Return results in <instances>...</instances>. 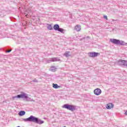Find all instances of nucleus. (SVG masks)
<instances>
[{"label":"nucleus","instance_id":"obj_1","mask_svg":"<svg viewBox=\"0 0 127 127\" xmlns=\"http://www.w3.org/2000/svg\"><path fill=\"white\" fill-rule=\"evenodd\" d=\"M23 121H24V122L35 123L36 124H38V125H42V124L44 123V121H41V120L38 119V118H36L32 115L28 118L23 119Z\"/></svg>","mask_w":127,"mask_h":127},{"label":"nucleus","instance_id":"obj_2","mask_svg":"<svg viewBox=\"0 0 127 127\" xmlns=\"http://www.w3.org/2000/svg\"><path fill=\"white\" fill-rule=\"evenodd\" d=\"M13 100H15V99H25L27 101H31L32 99L28 97V94L21 92V94H18L16 96H13L12 97Z\"/></svg>","mask_w":127,"mask_h":127},{"label":"nucleus","instance_id":"obj_3","mask_svg":"<svg viewBox=\"0 0 127 127\" xmlns=\"http://www.w3.org/2000/svg\"><path fill=\"white\" fill-rule=\"evenodd\" d=\"M110 42H112V43H113V44H116V45H122L123 46L125 45H127V43L117 39H110Z\"/></svg>","mask_w":127,"mask_h":127},{"label":"nucleus","instance_id":"obj_4","mask_svg":"<svg viewBox=\"0 0 127 127\" xmlns=\"http://www.w3.org/2000/svg\"><path fill=\"white\" fill-rule=\"evenodd\" d=\"M63 108L64 109H66L67 110H69V111H71L73 112L76 110V107L74 105H69L68 104H64L63 106Z\"/></svg>","mask_w":127,"mask_h":127},{"label":"nucleus","instance_id":"obj_5","mask_svg":"<svg viewBox=\"0 0 127 127\" xmlns=\"http://www.w3.org/2000/svg\"><path fill=\"white\" fill-rule=\"evenodd\" d=\"M118 62L119 65H122V66H124V67H126V68H127V61L125 60H120Z\"/></svg>","mask_w":127,"mask_h":127},{"label":"nucleus","instance_id":"obj_6","mask_svg":"<svg viewBox=\"0 0 127 127\" xmlns=\"http://www.w3.org/2000/svg\"><path fill=\"white\" fill-rule=\"evenodd\" d=\"M56 61H60V59L58 58H50L49 60H46V62L47 63H51V62H55Z\"/></svg>","mask_w":127,"mask_h":127},{"label":"nucleus","instance_id":"obj_7","mask_svg":"<svg viewBox=\"0 0 127 127\" xmlns=\"http://www.w3.org/2000/svg\"><path fill=\"white\" fill-rule=\"evenodd\" d=\"M94 93L96 96H99V95H101V93H102V90H101V89H100L99 88H96L94 90Z\"/></svg>","mask_w":127,"mask_h":127},{"label":"nucleus","instance_id":"obj_8","mask_svg":"<svg viewBox=\"0 0 127 127\" xmlns=\"http://www.w3.org/2000/svg\"><path fill=\"white\" fill-rule=\"evenodd\" d=\"M89 55L90 57H97L98 55H100V53H96V52H92L89 53Z\"/></svg>","mask_w":127,"mask_h":127},{"label":"nucleus","instance_id":"obj_9","mask_svg":"<svg viewBox=\"0 0 127 127\" xmlns=\"http://www.w3.org/2000/svg\"><path fill=\"white\" fill-rule=\"evenodd\" d=\"M114 108V105L113 103H108L106 105V109L107 110H111V109Z\"/></svg>","mask_w":127,"mask_h":127},{"label":"nucleus","instance_id":"obj_10","mask_svg":"<svg viewBox=\"0 0 127 127\" xmlns=\"http://www.w3.org/2000/svg\"><path fill=\"white\" fill-rule=\"evenodd\" d=\"M74 29L76 31H80L81 30V26L80 25H77L75 26Z\"/></svg>","mask_w":127,"mask_h":127},{"label":"nucleus","instance_id":"obj_11","mask_svg":"<svg viewBox=\"0 0 127 127\" xmlns=\"http://www.w3.org/2000/svg\"><path fill=\"white\" fill-rule=\"evenodd\" d=\"M60 26L59 25L56 24L54 25V29L56 30V31H58L60 28Z\"/></svg>","mask_w":127,"mask_h":127},{"label":"nucleus","instance_id":"obj_12","mask_svg":"<svg viewBox=\"0 0 127 127\" xmlns=\"http://www.w3.org/2000/svg\"><path fill=\"white\" fill-rule=\"evenodd\" d=\"M18 115L20 117H22V116H24V115H25V111H21L18 113Z\"/></svg>","mask_w":127,"mask_h":127},{"label":"nucleus","instance_id":"obj_13","mask_svg":"<svg viewBox=\"0 0 127 127\" xmlns=\"http://www.w3.org/2000/svg\"><path fill=\"white\" fill-rule=\"evenodd\" d=\"M64 56H65V57H70V56H71L70 55V52H65L64 54Z\"/></svg>","mask_w":127,"mask_h":127},{"label":"nucleus","instance_id":"obj_14","mask_svg":"<svg viewBox=\"0 0 127 127\" xmlns=\"http://www.w3.org/2000/svg\"><path fill=\"white\" fill-rule=\"evenodd\" d=\"M53 87L55 88V89H58V88H60V86H59L58 84H53Z\"/></svg>","mask_w":127,"mask_h":127},{"label":"nucleus","instance_id":"obj_15","mask_svg":"<svg viewBox=\"0 0 127 127\" xmlns=\"http://www.w3.org/2000/svg\"><path fill=\"white\" fill-rule=\"evenodd\" d=\"M48 25L47 27L48 29H49V30H52L53 28L51 24H48Z\"/></svg>","mask_w":127,"mask_h":127},{"label":"nucleus","instance_id":"obj_16","mask_svg":"<svg viewBox=\"0 0 127 127\" xmlns=\"http://www.w3.org/2000/svg\"><path fill=\"white\" fill-rule=\"evenodd\" d=\"M58 31L61 32V33H63V32H64V29L61 28H59Z\"/></svg>","mask_w":127,"mask_h":127},{"label":"nucleus","instance_id":"obj_17","mask_svg":"<svg viewBox=\"0 0 127 127\" xmlns=\"http://www.w3.org/2000/svg\"><path fill=\"white\" fill-rule=\"evenodd\" d=\"M56 68L54 66L52 67V68L51 69V71H52V72H55V70H56Z\"/></svg>","mask_w":127,"mask_h":127},{"label":"nucleus","instance_id":"obj_18","mask_svg":"<svg viewBox=\"0 0 127 127\" xmlns=\"http://www.w3.org/2000/svg\"><path fill=\"white\" fill-rule=\"evenodd\" d=\"M32 82H33L34 83H38V80L35 78L32 81Z\"/></svg>","mask_w":127,"mask_h":127},{"label":"nucleus","instance_id":"obj_19","mask_svg":"<svg viewBox=\"0 0 127 127\" xmlns=\"http://www.w3.org/2000/svg\"><path fill=\"white\" fill-rule=\"evenodd\" d=\"M104 18L105 19H106V20H108V16H107V15H104Z\"/></svg>","mask_w":127,"mask_h":127},{"label":"nucleus","instance_id":"obj_20","mask_svg":"<svg viewBox=\"0 0 127 127\" xmlns=\"http://www.w3.org/2000/svg\"><path fill=\"white\" fill-rule=\"evenodd\" d=\"M6 53H9V52H11V50L6 51Z\"/></svg>","mask_w":127,"mask_h":127},{"label":"nucleus","instance_id":"obj_21","mask_svg":"<svg viewBox=\"0 0 127 127\" xmlns=\"http://www.w3.org/2000/svg\"><path fill=\"white\" fill-rule=\"evenodd\" d=\"M125 115H126V116H127V111H126V112H125Z\"/></svg>","mask_w":127,"mask_h":127},{"label":"nucleus","instance_id":"obj_22","mask_svg":"<svg viewBox=\"0 0 127 127\" xmlns=\"http://www.w3.org/2000/svg\"><path fill=\"white\" fill-rule=\"evenodd\" d=\"M86 38H90V37H87Z\"/></svg>","mask_w":127,"mask_h":127},{"label":"nucleus","instance_id":"obj_23","mask_svg":"<svg viewBox=\"0 0 127 127\" xmlns=\"http://www.w3.org/2000/svg\"><path fill=\"white\" fill-rule=\"evenodd\" d=\"M83 39H86V37H84V38H83Z\"/></svg>","mask_w":127,"mask_h":127}]
</instances>
